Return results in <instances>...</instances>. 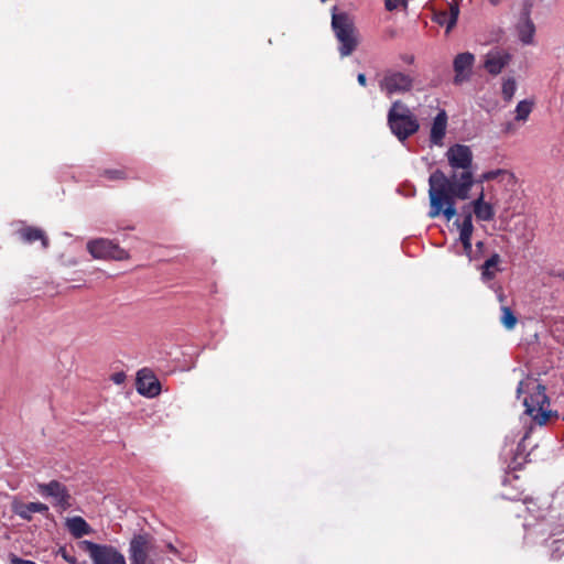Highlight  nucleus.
Wrapping results in <instances>:
<instances>
[{
	"label": "nucleus",
	"instance_id": "0eeeda50",
	"mask_svg": "<svg viewBox=\"0 0 564 564\" xmlns=\"http://www.w3.org/2000/svg\"><path fill=\"white\" fill-rule=\"evenodd\" d=\"M412 78L400 72H386L379 82V87L387 96L405 93L412 87Z\"/></svg>",
	"mask_w": 564,
	"mask_h": 564
},
{
	"label": "nucleus",
	"instance_id": "4468645a",
	"mask_svg": "<svg viewBox=\"0 0 564 564\" xmlns=\"http://www.w3.org/2000/svg\"><path fill=\"white\" fill-rule=\"evenodd\" d=\"M332 25L336 35H352L355 32V21L346 12L333 13Z\"/></svg>",
	"mask_w": 564,
	"mask_h": 564
},
{
	"label": "nucleus",
	"instance_id": "2eb2a0df",
	"mask_svg": "<svg viewBox=\"0 0 564 564\" xmlns=\"http://www.w3.org/2000/svg\"><path fill=\"white\" fill-rule=\"evenodd\" d=\"M447 115L445 110H441L433 120L430 133L431 143L434 145H443V139L446 134Z\"/></svg>",
	"mask_w": 564,
	"mask_h": 564
},
{
	"label": "nucleus",
	"instance_id": "cd10ccee",
	"mask_svg": "<svg viewBox=\"0 0 564 564\" xmlns=\"http://www.w3.org/2000/svg\"><path fill=\"white\" fill-rule=\"evenodd\" d=\"M406 4V0H386L384 6L389 11L398 10L404 8Z\"/></svg>",
	"mask_w": 564,
	"mask_h": 564
},
{
	"label": "nucleus",
	"instance_id": "7c9ffc66",
	"mask_svg": "<svg viewBox=\"0 0 564 564\" xmlns=\"http://www.w3.org/2000/svg\"><path fill=\"white\" fill-rule=\"evenodd\" d=\"M106 174L109 178H118L120 177L121 172L119 171H107Z\"/></svg>",
	"mask_w": 564,
	"mask_h": 564
},
{
	"label": "nucleus",
	"instance_id": "72a5a7b5",
	"mask_svg": "<svg viewBox=\"0 0 564 564\" xmlns=\"http://www.w3.org/2000/svg\"><path fill=\"white\" fill-rule=\"evenodd\" d=\"M122 378H123V375L122 373H117L115 377H113V380L117 382V383H120L122 381Z\"/></svg>",
	"mask_w": 564,
	"mask_h": 564
},
{
	"label": "nucleus",
	"instance_id": "f8f14e48",
	"mask_svg": "<svg viewBox=\"0 0 564 564\" xmlns=\"http://www.w3.org/2000/svg\"><path fill=\"white\" fill-rule=\"evenodd\" d=\"M458 13V6L456 3H451L446 9L434 12V21L438 25L443 26L445 32L448 33L456 24Z\"/></svg>",
	"mask_w": 564,
	"mask_h": 564
},
{
	"label": "nucleus",
	"instance_id": "f3484780",
	"mask_svg": "<svg viewBox=\"0 0 564 564\" xmlns=\"http://www.w3.org/2000/svg\"><path fill=\"white\" fill-rule=\"evenodd\" d=\"M68 532L76 539L93 532L91 527L82 517L68 518L65 523Z\"/></svg>",
	"mask_w": 564,
	"mask_h": 564
},
{
	"label": "nucleus",
	"instance_id": "f257e3e1",
	"mask_svg": "<svg viewBox=\"0 0 564 564\" xmlns=\"http://www.w3.org/2000/svg\"><path fill=\"white\" fill-rule=\"evenodd\" d=\"M445 156L452 169L451 175H445L441 170L434 171L429 177V198L431 218L441 215L449 221L456 215L455 200L469 198V193L475 184L473 173V151L468 145H451Z\"/></svg>",
	"mask_w": 564,
	"mask_h": 564
},
{
	"label": "nucleus",
	"instance_id": "412c9836",
	"mask_svg": "<svg viewBox=\"0 0 564 564\" xmlns=\"http://www.w3.org/2000/svg\"><path fill=\"white\" fill-rule=\"evenodd\" d=\"M533 109V101L524 99L518 102L516 107V120L527 121Z\"/></svg>",
	"mask_w": 564,
	"mask_h": 564
},
{
	"label": "nucleus",
	"instance_id": "2f4dec72",
	"mask_svg": "<svg viewBox=\"0 0 564 564\" xmlns=\"http://www.w3.org/2000/svg\"><path fill=\"white\" fill-rule=\"evenodd\" d=\"M553 545L556 551L564 550V541H562V540L554 541Z\"/></svg>",
	"mask_w": 564,
	"mask_h": 564
},
{
	"label": "nucleus",
	"instance_id": "c9c22d12",
	"mask_svg": "<svg viewBox=\"0 0 564 564\" xmlns=\"http://www.w3.org/2000/svg\"><path fill=\"white\" fill-rule=\"evenodd\" d=\"M522 39H523V43L524 44H532L533 43V41H532L533 37H522Z\"/></svg>",
	"mask_w": 564,
	"mask_h": 564
},
{
	"label": "nucleus",
	"instance_id": "c85d7f7f",
	"mask_svg": "<svg viewBox=\"0 0 564 564\" xmlns=\"http://www.w3.org/2000/svg\"><path fill=\"white\" fill-rule=\"evenodd\" d=\"M10 563H11V564H36V563H35V562H33V561L23 560V558H20V557H18V556H15V555H12V556L10 557Z\"/></svg>",
	"mask_w": 564,
	"mask_h": 564
},
{
	"label": "nucleus",
	"instance_id": "ddd939ff",
	"mask_svg": "<svg viewBox=\"0 0 564 564\" xmlns=\"http://www.w3.org/2000/svg\"><path fill=\"white\" fill-rule=\"evenodd\" d=\"M473 212L478 220L490 221L495 218L494 206L485 200L484 187L476 199L471 202Z\"/></svg>",
	"mask_w": 564,
	"mask_h": 564
},
{
	"label": "nucleus",
	"instance_id": "7ed1b4c3",
	"mask_svg": "<svg viewBox=\"0 0 564 564\" xmlns=\"http://www.w3.org/2000/svg\"><path fill=\"white\" fill-rule=\"evenodd\" d=\"M388 123L392 133L400 140L404 141L414 134L420 124L415 116L410 109L400 101H394L388 113Z\"/></svg>",
	"mask_w": 564,
	"mask_h": 564
},
{
	"label": "nucleus",
	"instance_id": "5701e85b",
	"mask_svg": "<svg viewBox=\"0 0 564 564\" xmlns=\"http://www.w3.org/2000/svg\"><path fill=\"white\" fill-rule=\"evenodd\" d=\"M517 90V82L513 77L505 78L502 82L501 94L506 101H510Z\"/></svg>",
	"mask_w": 564,
	"mask_h": 564
},
{
	"label": "nucleus",
	"instance_id": "a878e982",
	"mask_svg": "<svg viewBox=\"0 0 564 564\" xmlns=\"http://www.w3.org/2000/svg\"><path fill=\"white\" fill-rule=\"evenodd\" d=\"M505 173H506V171L501 170V169L484 172L482 174L479 175V177L477 180H475V183L489 182L491 180H496L497 177H499L500 175H502Z\"/></svg>",
	"mask_w": 564,
	"mask_h": 564
},
{
	"label": "nucleus",
	"instance_id": "a211bd4d",
	"mask_svg": "<svg viewBox=\"0 0 564 564\" xmlns=\"http://www.w3.org/2000/svg\"><path fill=\"white\" fill-rule=\"evenodd\" d=\"M21 237L26 242H33L35 240H41L44 249L48 247V239L45 236L44 231L40 228L35 227H26L20 231Z\"/></svg>",
	"mask_w": 564,
	"mask_h": 564
},
{
	"label": "nucleus",
	"instance_id": "6ab92c4d",
	"mask_svg": "<svg viewBox=\"0 0 564 564\" xmlns=\"http://www.w3.org/2000/svg\"><path fill=\"white\" fill-rule=\"evenodd\" d=\"M48 507L42 502H29L18 512V514L25 520L31 519L32 513H46Z\"/></svg>",
	"mask_w": 564,
	"mask_h": 564
},
{
	"label": "nucleus",
	"instance_id": "4c0bfd02",
	"mask_svg": "<svg viewBox=\"0 0 564 564\" xmlns=\"http://www.w3.org/2000/svg\"><path fill=\"white\" fill-rule=\"evenodd\" d=\"M404 61H405L406 63H411V62L413 61V57H406Z\"/></svg>",
	"mask_w": 564,
	"mask_h": 564
},
{
	"label": "nucleus",
	"instance_id": "6e6552de",
	"mask_svg": "<svg viewBox=\"0 0 564 564\" xmlns=\"http://www.w3.org/2000/svg\"><path fill=\"white\" fill-rule=\"evenodd\" d=\"M37 491L46 498H52L55 506L63 510L70 507V495L67 488L57 480H52L47 484H39Z\"/></svg>",
	"mask_w": 564,
	"mask_h": 564
},
{
	"label": "nucleus",
	"instance_id": "e433bc0d",
	"mask_svg": "<svg viewBox=\"0 0 564 564\" xmlns=\"http://www.w3.org/2000/svg\"><path fill=\"white\" fill-rule=\"evenodd\" d=\"M501 0H490L492 4H498Z\"/></svg>",
	"mask_w": 564,
	"mask_h": 564
},
{
	"label": "nucleus",
	"instance_id": "39448f33",
	"mask_svg": "<svg viewBox=\"0 0 564 564\" xmlns=\"http://www.w3.org/2000/svg\"><path fill=\"white\" fill-rule=\"evenodd\" d=\"M76 546L89 556L93 564H127L123 554L112 545L80 540Z\"/></svg>",
	"mask_w": 564,
	"mask_h": 564
},
{
	"label": "nucleus",
	"instance_id": "dca6fc26",
	"mask_svg": "<svg viewBox=\"0 0 564 564\" xmlns=\"http://www.w3.org/2000/svg\"><path fill=\"white\" fill-rule=\"evenodd\" d=\"M459 229V240L463 243L464 252L467 256L471 253V236L474 231L471 214H467L462 223L456 221Z\"/></svg>",
	"mask_w": 564,
	"mask_h": 564
},
{
	"label": "nucleus",
	"instance_id": "f704fd0d",
	"mask_svg": "<svg viewBox=\"0 0 564 564\" xmlns=\"http://www.w3.org/2000/svg\"><path fill=\"white\" fill-rule=\"evenodd\" d=\"M498 301H499L500 303H503V302H505V294H503L502 292H499V293H498Z\"/></svg>",
	"mask_w": 564,
	"mask_h": 564
},
{
	"label": "nucleus",
	"instance_id": "b1692460",
	"mask_svg": "<svg viewBox=\"0 0 564 564\" xmlns=\"http://www.w3.org/2000/svg\"><path fill=\"white\" fill-rule=\"evenodd\" d=\"M500 321H501V324L509 330L513 329L517 324V317L514 316L511 308L506 305L501 306Z\"/></svg>",
	"mask_w": 564,
	"mask_h": 564
},
{
	"label": "nucleus",
	"instance_id": "9d476101",
	"mask_svg": "<svg viewBox=\"0 0 564 564\" xmlns=\"http://www.w3.org/2000/svg\"><path fill=\"white\" fill-rule=\"evenodd\" d=\"M510 54L501 48H494L485 56L484 67L491 75H498L510 63Z\"/></svg>",
	"mask_w": 564,
	"mask_h": 564
},
{
	"label": "nucleus",
	"instance_id": "423d86ee",
	"mask_svg": "<svg viewBox=\"0 0 564 564\" xmlns=\"http://www.w3.org/2000/svg\"><path fill=\"white\" fill-rule=\"evenodd\" d=\"M87 250L96 259L126 260L129 254L111 240L99 238L87 243Z\"/></svg>",
	"mask_w": 564,
	"mask_h": 564
},
{
	"label": "nucleus",
	"instance_id": "393cba45",
	"mask_svg": "<svg viewBox=\"0 0 564 564\" xmlns=\"http://www.w3.org/2000/svg\"><path fill=\"white\" fill-rule=\"evenodd\" d=\"M500 262L499 254L495 253L489 259H487L482 265V276L486 279H491L494 273L490 271L492 268H496Z\"/></svg>",
	"mask_w": 564,
	"mask_h": 564
},
{
	"label": "nucleus",
	"instance_id": "f03ea898",
	"mask_svg": "<svg viewBox=\"0 0 564 564\" xmlns=\"http://www.w3.org/2000/svg\"><path fill=\"white\" fill-rule=\"evenodd\" d=\"M524 391L530 392L529 397L523 400L525 413L539 425L546 424L553 412L550 410V400L545 394V388L536 380L528 379L521 381L517 390L518 394Z\"/></svg>",
	"mask_w": 564,
	"mask_h": 564
},
{
	"label": "nucleus",
	"instance_id": "1a4fd4ad",
	"mask_svg": "<svg viewBox=\"0 0 564 564\" xmlns=\"http://www.w3.org/2000/svg\"><path fill=\"white\" fill-rule=\"evenodd\" d=\"M474 64L475 56L469 52L459 53L455 56L453 61V68L455 74L453 78L454 85L462 86L463 84L470 80Z\"/></svg>",
	"mask_w": 564,
	"mask_h": 564
},
{
	"label": "nucleus",
	"instance_id": "bb28decb",
	"mask_svg": "<svg viewBox=\"0 0 564 564\" xmlns=\"http://www.w3.org/2000/svg\"><path fill=\"white\" fill-rule=\"evenodd\" d=\"M57 554L69 564H87V562H78L76 556L70 554L66 547H59Z\"/></svg>",
	"mask_w": 564,
	"mask_h": 564
},
{
	"label": "nucleus",
	"instance_id": "473e14b6",
	"mask_svg": "<svg viewBox=\"0 0 564 564\" xmlns=\"http://www.w3.org/2000/svg\"><path fill=\"white\" fill-rule=\"evenodd\" d=\"M166 547H167V550H169L171 553H173V554H175V555H178V551H177V549H176L173 544L169 543V544H166Z\"/></svg>",
	"mask_w": 564,
	"mask_h": 564
},
{
	"label": "nucleus",
	"instance_id": "c756f323",
	"mask_svg": "<svg viewBox=\"0 0 564 564\" xmlns=\"http://www.w3.org/2000/svg\"><path fill=\"white\" fill-rule=\"evenodd\" d=\"M357 80L361 86L367 85V78H366L365 74H362V73L358 74Z\"/></svg>",
	"mask_w": 564,
	"mask_h": 564
},
{
	"label": "nucleus",
	"instance_id": "9b49d317",
	"mask_svg": "<svg viewBox=\"0 0 564 564\" xmlns=\"http://www.w3.org/2000/svg\"><path fill=\"white\" fill-rule=\"evenodd\" d=\"M137 390L148 398L156 397L161 391L159 380L147 370H140L137 377Z\"/></svg>",
	"mask_w": 564,
	"mask_h": 564
},
{
	"label": "nucleus",
	"instance_id": "aec40b11",
	"mask_svg": "<svg viewBox=\"0 0 564 564\" xmlns=\"http://www.w3.org/2000/svg\"><path fill=\"white\" fill-rule=\"evenodd\" d=\"M517 31L519 32V35H533L534 34L535 28L529 17L528 10L520 15L519 21L517 23Z\"/></svg>",
	"mask_w": 564,
	"mask_h": 564
},
{
	"label": "nucleus",
	"instance_id": "20e7f679",
	"mask_svg": "<svg viewBox=\"0 0 564 564\" xmlns=\"http://www.w3.org/2000/svg\"><path fill=\"white\" fill-rule=\"evenodd\" d=\"M131 564H154L161 555L160 546L149 534L133 536L129 547Z\"/></svg>",
	"mask_w": 564,
	"mask_h": 564
},
{
	"label": "nucleus",
	"instance_id": "4be33fe9",
	"mask_svg": "<svg viewBox=\"0 0 564 564\" xmlns=\"http://www.w3.org/2000/svg\"><path fill=\"white\" fill-rule=\"evenodd\" d=\"M339 39V53L343 57L350 55L358 45L357 37H338Z\"/></svg>",
	"mask_w": 564,
	"mask_h": 564
}]
</instances>
